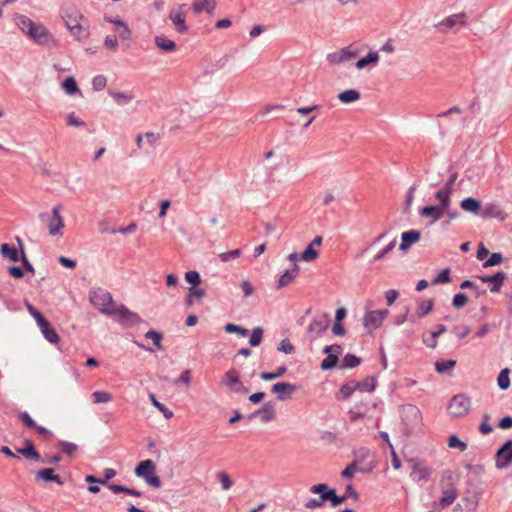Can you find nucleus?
<instances>
[{"label":"nucleus","instance_id":"nucleus-15","mask_svg":"<svg viewBox=\"0 0 512 512\" xmlns=\"http://www.w3.org/2000/svg\"><path fill=\"white\" fill-rule=\"evenodd\" d=\"M31 30L32 31H29L27 36L39 45H47L50 41L53 40L52 35L48 29L40 23L35 22L33 29Z\"/></svg>","mask_w":512,"mask_h":512},{"label":"nucleus","instance_id":"nucleus-21","mask_svg":"<svg viewBox=\"0 0 512 512\" xmlns=\"http://www.w3.org/2000/svg\"><path fill=\"white\" fill-rule=\"evenodd\" d=\"M420 239L421 231L416 229L404 231L401 234V243L399 245V249L403 252H407L411 248V246L419 242Z\"/></svg>","mask_w":512,"mask_h":512},{"label":"nucleus","instance_id":"nucleus-19","mask_svg":"<svg viewBox=\"0 0 512 512\" xmlns=\"http://www.w3.org/2000/svg\"><path fill=\"white\" fill-rule=\"evenodd\" d=\"M376 467L375 461H370L367 465L358 466L356 462L349 463L341 472V476L345 479H352L355 472L370 473Z\"/></svg>","mask_w":512,"mask_h":512},{"label":"nucleus","instance_id":"nucleus-27","mask_svg":"<svg viewBox=\"0 0 512 512\" xmlns=\"http://www.w3.org/2000/svg\"><path fill=\"white\" fill-rule=\"evenodd\" d=\"M324 491L326 495L327 501L330 502L333 508L340 506L346 501V498L343 495H338L335 488H331L328 484L323 483Z\"/></svg>","mask_w":512,"mask_h":512},{"label":"nucleus","instance_id":"nucleus-23","mask_svg":"<svg viewBox=\"0 0 512 512\" xmlns=\"http://www.w3.org/2000/svg\"><path fill=\"white\" fill-rule=\"evenodd\" d=\"M483 219L496 218L505 220L506 213L499 208L497 204L489 203L485 207L481 206V213L479 214Z\"/></svg>","mask_w":512,"mask_h":512},{"label":"nucleus","instance_id":"nucleus-42","mask_svg":"<svg viewBox=\"0 0 512 512\" xmlns=\"http://www.w3.org/2000/svg\"><path fill=\"white\" fill-rule=\"evenodd\" d=\"M56 448L69 457H72L78 450V446L75 443L66 440H59L56 444Z\"/></svg>","mask_w":512,"mask_h":512},{"label":"nucleus","instance_id":"nucleus-8","mask_svg":"<svg viewBox=\"0 0 512 512\" xmlns=\"http://www.w3.org/2000/svg\"><path fill=\"white\" fill-rule=\"evenodd\" d=\"M495 466L499 470L506 469L512 463V439L506 440L494 455Z\"/></svg>","mask_w":512,"mask_h":512},{"label":"nucleus","instance_id":"nucleus-5","mask_svg":"<svg viewBox=\"0 0 512 512\" xmlns=\"http://www.w3.org/2000/svg\"><path fill=\"white\" fill-rule=\"evenodd\" d=\"M422 415L420 410L414 405H407L402 409L401 425L402 432L406 436H411L414 430L421 424Z\"/></svg>","mask_w":512,"mask_h":512},{"label":"nucleus","instance_id":"nucleus-38","mask_svg":"<svg viewBox=\"0 0 512 512\" xmlns=\"http://www.w3.org/2000/svg\"><path fill=\"white\" fill-rule=\"evenodd\" d=\"M457 365V361L454 359H447V360H437L435 362V371L438 374H445L449 371L453 370Z\"/></svg>","mask_w":512,"mask_h":512},{"label":"nucleus","instance_id":"nucleus-37","mask_svg":"<svg viewBox=\"0 0 512 512\" xmlns=\"http://www.w3.org/2000/svg\"><path fill=\"white\" fill-rule=\"evenodd\" d=\"M61 86L67 95L73 96L77 93H81L77 81L73 76L66 77L62 81Z\"/></svg>","mask_w":512,"mask_h":512},{"label":"nucleus","instance_id":"nucleus-2","mask_svg":"<svg viewBox=\"0 0 512 512\" xmlns=\"http://www.w3.org/2000/svg\"><path fill=\"white\" fill-rule=\"evenodd\" d=\"M26 306L30 315L35 319L44 338L51 344H58L60 342V336L51 323L32 304L26 303Z\"/></svg>","mask_w":512,"mask_h":512},{"label":"nucleus","instance_id":"nucleus-26","mask_svg":"<svg viewBox=\"0 0 512 512\" xmlns=\"http://www.w3.org/2000/svg\"><path fill=\"white\" fill-rule=\"evenodd\" d=\"M299 273V266L296 263H293L291 269H287L283 272L277 282V288L281 289L283 287L288 286L290 283L294 281Z\"/></svg>","mask_w":512,"mask_h":512},{"label":"nucleus","instance_id":"nucleus-46","mask_svg":"<svg viewBox=\"0 0 512 512\" xmlns=\"http://www.w3.org/2000/svg\"><path fill=\"white\" fill-rule=\"evenodd\" d=\"M510 369L504 368L500 371L498 377H497V385L501 390H507L510 385Z\"/></svg>","mask_w":512,"mask_h":512},{"label":"nucleus","instance_id":"nucleus-28","mask_svg":"<svg viewBox=\"0 0 512 512\" xmlns=\"http://www.w3.org/2000/svg\"><path fill=\"white\" fill-rule=\"evenodd\" d=\"M259 417L263 423H268L276 418L275 405L272 401L265 402L260 408Z\"/></svg>","mask_w":512,"mask_h":512},{"label":"nucleus","instance_id":"nucleus-16","mask_svg":"<svg viewBox=\"0 0 512 512\" xmlns=\"http://www.w3.org/2000/svg\"><path fill=\"white\" fill-rule=\"evenodd\" d=\"M298 387L289 382H277L272 385L271 392L276 394L277 399L285 401L291 399Z\"/></svg>","mask_w":512,"mask_h":512},{"label":"nucleus","instance_id":"nucleus-33","mask_svg":"<svg viewBox=\"0 0 512 512\" xmlns=\"http://www.w3.org/2000/svg\"><path fill=\"white\" fill-rule=\"evenodd\" d=\"M155 45L163 52L169 53L176 49V43L173 40L168 39L164 35L155 37Z\"/></svg>","mask_w":512,"mask_h":512},{"label":"nucleus","instance_id":"nucleus-55","mask_svg":"<svg viewBox=\"0 0 512 512\" xmlns=\"http://www.w3.org/2000/svg\"><path fill=\"white\" fill-rule=\"evenodd\" d=\"M434 198L438 201L439 206L445 208L448 210V207L451 206V196L448 195L446 192L439 189L435 192Z\"/></svg>","mask_w":512,"mask_h":512},{"label":"nucleus","instance_id":"nucleus-44","mask_svg":"<svg viewBox=\"0 0 512 512\" xmlns=\"http://www.w3.org/2000/svg\"><path fill=\"white\" fill-rule=\"evenodd\" d=\"M339 364V356L337 354H329L320 363V368L323 371H329L336 368Z\"/></svg>","mask_w":512,"mask_h":512},{"label":"nucleus","instance_id":"nucleus-25","mask_svg":"<svg viewBox=\"0 0 512 512\" xmlns=\"http://www.w3.org/2000/svg\"><path fill=\"white\" fill-rule=\"evenodd\" d=\"M482 202L474 197H467L460 201V208L465 212H469L474 215L481 213Z\"/></svg>","mask_w":512,"mask_h":512},{"label":"nucleus","instance_id":"nucleus-17","mask_svg":"<svg viewBox=\"0 0 512 512\" xmlns=\"http://www.w3.org/2000/svg\"><path fill=\"white\" fill-rule=\"evenodd\" d=\"M309 491L313 494H317L318 498H310L306 503L304 504L305 508L307 509H315L320 508L324 505L325 502H327L324 486L323 483H318L310 487Z\"/></svg>","mask_w":512,"mask_h":512},{"label":"nucleus","instance_id":"nucleus-11","mask_svg":"<svg viewBox=\"0 0 512 512\" xmlns=\"http://www.w3.org/2000/svg\"><path fill=\"white\" fill-rule=\"evenodd\" d=\"M16 241L19 244V249L9 243H3L0 246V253L3 258L8 259L12 262H18L22 259V251L24 250L23 242L20 237H16Z\"/></svg>","mask_w":512,"mask_h":512},{"label":"nucleus","instance_id":"nucleus-64","mask_svg":"<svg viewBox=\"0 0 512 512\" xmlns=\"http://www.w3.org/2000/svg\"><path fill=\"white\" fill-rule=\"evenodd\" d=\"M241 254H242L241 249L237 248V249H233V250L219 254V258L222 262H229V261L239 258L241 256Z\"/></svg>","mask_w":512,"mask_h":512},{"label":"nucleus","instance_id":"nucleus-12","mask_svg":"<svg viewBox=\"0 0 512 512\" xmlns=\"http://www.w3.org/2000/svg\"><path fill=\"white\" fill-rule=\"evenodd\" d=\"M478 278L483 283L489 284V289L491 293H498L501 291L504 282L507 280V274L504 271H497L492 275H481Z\"/></svg>","mask_w":512,"mask_h":512},{"label":"nucleus","instance_id":"nucleus-41","mask_svg":"<svg viewBox=\"0 0 512 512\" xmlns=\"http://www.w3.org/2000/svg\"><path fill=\"white\" fill-rule=\"evenodd\" d=\"M170 19L172 20L176 30L179 33H185L188 30V27L185 22V15L182 12H178L175 15L170 14Z\"/></svg>","mask_w":512,"mask_h":512},{"label":"nucleus","instance_id":"nucleus-31","mask_svg":"<svg viewBox=\"0 0 512 512\" xmlns=\"http://www.w3.org/2000/svg\"><path fill=\"white\" fill-rule=\"evenodd\" d=\"M379 61V54L377 51H370L368 54L355 63L357 69H363L369 65H376Z\"/></svg>","mask_w":512,"mask_h":512},{"label":"nucleus","instance_id":"nucleus-57","mask_svg":"<svg viewBox=\"0 0 512 512\" xmlns=\"http://www.w3.org/2000/svg\"><path fill=\"white\" fill-rule=\"evenodd\" d=\"M355 391H357L356 381L351 380L341 386L339 393L343 399H348Z\"/></svg>","mask_w":512,"mask_h":512},{"label":"nucleus","instance_id":"nucleus-35","mask_svg":"<svg viewBox=\"0 0 512 512\" xmlns=\"http://www.w3.org/2000/svg\"><path fill=\"white\" fill-rule=\"evenodd\" d=\"M108 94L120 106L127 105L134 99V95L132 93H128V92H118V91H114V90H109Z\"/></svg>","mask_w":512,"mask_h":512},{"label":"nucleus","instance_id":"nucleus-9","mask_svg":"<svg viewBox=\"0 0 512 512\" xmlns=\"http://www.w3.org/2000/svg\"><path fill=\"white\" fill-rule=\"evenodd\" d=\"M467 14L465 12L450 15L435 25L436 29L441 33H448L455 27H463L466 25Z\"/></svg>","mask_w":512,"mask_h":512},{"label":"nucleus","instance_id":"nucleus-24","mask_svg":"<svg viewBox=\"0 0 512 512\" xmlns=\"http://www.w3.org/2000/svg\"><path fill=\"white\" fill-rule=\"evenodd\" d=\"M156 466L155 463L151 459H146L140 461L135 469L134 473L137 477L142 479H147L152 473L155 472Z\"/></svg>","mask_w":512,"mask_h":512},{"label":"nucleus","instance_id":"nucleus-52","mask_svg":"<svg viewBox=\"0 0 512 512\" xmlns=\"http://www.w3.org/2000/svg\"><path fill=\"white\" fill-rule=\"evenodd\" d=\"M451 281L450 268L442 269L432 280V285L447 284Z\"/></svg>","mask_w":512,"mask_h":512},{"label":"nucleus","instance_id":"nucleus-61","mask_svg":"<svg viewBox=\"0 0 512 512\" xmlns=\"http://www.w3.org/2000/svg\"><path fill=\"white\" fill-rule=\"evenodd\" d=\"M448 447L465 451L467 449V443L462 441L456 434H452L448 437Z\"/></svg>","mask_w":512,"mask_h":512},{"label":"nucleus","instance_id":"nucleus-22","mask_svg":"<svg viewBox=\"0 0 512 512\" xmlns=\"http://www.w3.org/2000/svg\"><path fill=\"white\" fill-rule=\"evenodd\" d=\"M36 481H43L45 483L54 482L58 485H63L61 477L55 474L54 468H43L35 473Z\"/></svg>","mask_w":512,"mask_h":512},{"label":"nucleus","instance_id":"nucleus-54","mask_svg":"<svg viewBox=\"0 0 512 512\" xmlns=\"http://www.w3.org/2000/svg\"><path fill=\"white\" fill-rule=\"evenodd\" d=\"M460 288L461 289H471V291H474L475 292V296L476 298H479L481 296H484L486 294V290L485 289H480L476 283L472 280H463L461 283H460Z\"/></svg>","mask_w":512,"mask_h":512},{"label":"nucleus","instance_id":"nucleus-14","mask_svg":"<svg viewBox=\"0 0 512 512\" xmlns=\"http://www.w3.org/2000/svg\"><path fill=\"white\" fill-rule=\"evenodd\" d=\"M96 484L107 486L108 489L110 491H112L114 494L124 493V494L134 496V497L142 496L141 491H139L135 488H130V487L124 486L122 484L110 483L109 480H107L104 476L101 478L97 477Z\"/></svg>","mask_w":512,"mask_h":512},{"label":"nucleus","instance_id":"nucleus-45","mask_svg":"<svg viewBox=\"0 0 512 512\" xmlns=\"http://www.w3.org/2000/svg\"><path fill=\"white\" fill-rule=\"evenodd\" d=\"M240 381L239 373L235 369L228 370L222 379V382L229 388L234 387Z\"/></svg>","mask_w":512,"mask_h":512},{"label":"nucleus","instance_id":"nucleus-29","mask_svg":"<svg viewBox=\"0 0 512 512\" xmlns=\"http://www.w3.org/2000/svg\"><path fill=\"white\" fill-rule=\"evenodd\" d=\"M216 8V0H200L192 4V10L195 14H200L204 10L212 14Z\"/></svg>","mask_w":512,"mask_h":512},{"label":"nucleus","instance_id":"nucleus-51","mask_svg":"<svg viewBox=\"0 0 512 512\" xmlns=\"http://www.w3.org/2000/svg\"><path fill=\"white\" fill-rule=\"evenodd\" d=\"M319 257V252L312 245L308 244L300 254L301 260L305 262H312Z\"/></svg>","mask_w":512,"mask_h":512},{"label":"nucleus","instance_id":"nucleus-18","mask_svg":"<svg viewBox=\"0 0 512 512\" xmlns=\"http://www.w3.org/2000/svg\"><path fill=\"white\" fill-rule=\"evenodd\" d=\"M445 211H447V209L437 204H432L421 207L419 209V215L422 218H429L430 223L433 224L445 215Z\"/></svg>","mask_w":512,"mask_h":512},{"label":"nucleus","instance_id":"nucleus-36","mask_svg":"<svg viewBox=\"0 0 512 512\" xmlns=\"http://www.w3.org/2000/svg\"><path fill=\"white\" fill-rule=\"evenodd\" d=\"M357 391L371 393L375 390L377 382L374 376H367L362 381H356Z\"/></svg>","mask_w":512,"mask_h":512},{"label":"nucleus","instance_id":"nucleus-49","mask_svg":"<svg viewBox=\"0 0 512 512\" xmlns=\"http://www.w3.org/2000/svg\"><path fill=\"white\" fill-rule=\"evenodd\" d=\"M433 306H434L433 299L420 301L418 308H417V316L419 318L425 317L432 311Z\"/></svg>","mask_w":512,"mask_h":512},{"label":"nucleus","instance_id":"nucleus-48","mask_svg":"<svg viewBox=\"0 0 512 512\" xmlns=\"http://www.w3.org/2000/svg\"><path fill=\"white\" fill-rule=\"evenodd\" d=\"M447 331V327L443 324L437 325V330L431 332L432 343H429L428 339L423 338V343L430 348H436L437 338Z\"/></svg>","mask_w":512,"mask_h":512},{"label":"nucleus","instance_id":"nucleus-30","mask_svg":"<svg viewBox=\"0 0 512 512\" xmlns=\"http://www.w3.org/2000/svg\"><path fill=\"white\" fill-rule=\"evenodd\" d=\"M371 460L374 461V458L368 448L361 447L354 451L353 461L356 462L358 466L367 465Z\"/></svg>","mask_w":512,"mask_h":512},{"label":"nucleus","instance_id":"nucleus-60","mask_svg":"<svg viewBox=\"0 0 512 512\" xmlns=\"http://www.w3.org/2000/svg\"><path fill=\"white\" fill-rule=\"evenodd\" d=\"M150 399H151L152 405L154 407H156L160 412H162L163 416L166 419H171L173 417V415H174L173 412L170 409H168L164 404L159 402L156 399V396L154 394H150Z\"/></svg>","mask_w":512,"mask_h":512},{"label":"nucleus","instance_id":"nucleus-6","mask_svg":"<svg viewBox=\"0 0 512 512\" xmlns=\"http://www.w3.org/2000/svg\"><path fill=\"white\" fill-rule=\"evenodd\" d=\"M330 325V316L327 313H320L314 316L307 327V333L311 341L322 335Z\"/></svg>","mask_w":512,"mask_h":512},{"label":"nucleus","instance_id":"nucleus-32","mask_svg":"<svg viewBox=\"0 0 512 512\" xmlns=\"http://www.w3.org/2000/svg\"><path fill=\"white\" fill-rule=\"evenodd\" d=\"M361 94L356 89H347L340 92L337 96L338 100L344 104H350L360 99Z\"/></svg>","mask_w":512,"mask_h":512},{"label":"nucleus","instance_id":"nucleus-47","mask_svg":"<svg viewBox=\"0 0 512 512\" xmlns=\"http://www.w3.org/2000/svg\"><path fill=\"white\" fill-rule=\"evenodd\" d=\"M286 372H287V367L285 365H282V366L278 367L273 372H261L260 373V378L262 380H264V381H272V380H275L277 378H280Z\"/></svg>","mask_w":512,"mask_h":512},{"label":"nucleus","instance_id":"nucleus-4","mask_svg":"<svg viewBox=\"0 0 512 512\" xmlns=\"http://www.w3.org/2000/svg\"><path fill=\"white\" fill-rule=\"evenodd\" d=\"M62 18L65 22L67 29L77 39L81 40L88 36V33L83 29L80 24V20L83 19V15L76 9H63Z\"/></svg>","mask_w":512,"mask_h":512},{"label":"nucleus","instance_id":"nucleus-63","mask_svg":"<svg viewBox=\"0 0 512 512\" xmlns=\"http://www.w3.org/2000/svg\"><path fill=\"white\" fill-rule=\"evenodd\" d=\"M185 281L191 285V287H197L201 283V276L199 272L190 270L185 273Z\"/></svg>","mask_w":512,"mask_h":512},{"label":"nucleus","instance_id":"nucleus-62","mask_svg":"<svg viewBox=\"0 0 512 512\" xmlns=\"http://www.w3.org/2000/svg\"><path fill=\"white\" fill-rule=\"evenodd\" d=\"M468 302V296L465 293H456L452 298V306L456 309L463 308Z\"/></svg>","mask_w":512,"mask_h":512},{"label":"nucleus","instance_id":"nucleus-56","mask_svg":"<svg viewBox=\"0 0 512 512\" xmlns=\"http://www.w3.org/2000/svg\"><path fill=\"white\" fill-rule=\"evenodd\" d=\"M504 260V257L502 253L500 252H493L490 253L486 261L483 263L484 268H489L493 266L500 265Z\"/></svg>","mask_w":512,"mask_h":512},{"label":"nucleus","instance_id":"nucleus-10","mask_svg":"<svg viewBox=\"0 0 512 512\" xmlns=\"http://www.w3.org/2000/svg\"><path fill=\"white\" fill-rule=\"evenodd\" d=\"M118 315V323L124 327H133L142 323V318L135 312L129 310L124 304L117 306L115 310Z\"/></svg>","mask_w":512,"mask_h":512},{"label":"nucleus","instance_id":"nucleus-58","mask_svg":"<svg viewBox=\"0 0 512 512\" xmlns=\"http://www.w3.org/2000/svg\"><path fill=\"white\" fill-rule=\"evenodd\" d=\"M91 398L93 403L100 404L110 402L113 399V396L111 393L106 391H95L91 394Z\"/></svg>","mask_w":512,"mask_h":512},{"label":"nucleus","instance_id":"nucleus-40","mask_svg":"<svg viewBox=\"0 0 512 512\" xmlns=\"http://www.w3.org/2000/svg\"><path fill=\"white\" fill-rule=\"evenodd\" d=\"M457 496L458 493L455 488L444 490L443 496L439 500V505L442 508L449 507L456 500Z\"/></svg>","mask_w":512,"mask_h":512},{"label":"nucleus","instance_id":"nucleus-7","mask_svg":"<svg viewBox=\"0 0 512 512\" xmlns=\"http://www.w3.org/2000/svg\"><path fill=\"white\" fill-rule=\"evenodd\" d=\"M470 406V398L465 394H458L451 399L448 410L454 417H463L469 412Z\"/></svg>","mask_w":512,"mask_h":512},{"label":"nucleus","instance_id":"nucleus-20","mask_svg":"<svg viewBox=\"0 0 512 512\" xmlns=\"http://www.w3.org/2000/svg\"><path fill=\"white\" fill-rule=\"evenodd\" d=\"M61 206L57 205L53 207L52 214L49 219L48 228L51 236L61 235V229L64 228V220L60 216Z\"/></svg>","mask_w":512,"mask_h":512},{"label":"nucleus","instance_id":"nucleus-39","mask_svg":"<svg viewBox=\"0 0 512 512\" xmlns=\"http://www.w3.org/2000/svg\"><path fill=\"white\" fill-rule=\"evenodd\" d=\"M363 324L368 329H377L382 325L381 320L378 318L375 311L366 312L363 318Z\"/></svg>","mask_w":512,"mask_h":512},{"label":"nucleus","instance_id":"nucleus-1","mask_svg":"<svg viewBox=\"0 0 512 512\" xmlns=\"http://www.w3.org/2000/svg\"><path fill=\"white\" fill-rule=\"evenodd\" d=\"M89 300L91 304L104 315H113L116 313L115 301L111 293L102 288H94L89 292Z\"/></svg>","mask_w":512,"mask_h":512},{"label":"nucleus","instance_id":"nucleus-13","mask_svg":"<svg viewBox=\"0 0 512 512\" xmlns=\"http://www.w3.org/2000/svg\"><path fill=\"white\" fill-rule=\"evenodd\" d=\"M359 54L358 49H352L351 46L340 49L339 51L329 53L327 61L330 64L338 65L345 61L355 58Z\"/></svg>","mask_w":512,"mask_h":512},{"label":"nucleus","instance_id":"nucleus-50","mask_svg":"<svg viewBox=\"0 0 512 512\" xmlns=\"http://www.w3.org/2000/svg\"><path fill=\"white\" fill-rule=\"evenodd\" d=\"M145 338L147 339H151L152 342H153V345L159 349V350H163L164 347L162 346L161 344V341L163 339V333L160 332V331H157V330H149L145 333Z\"/></svg>","mask_w":512,"mask_h":512},{"label":"nucleus","instance_id":"nucleus-43","mask_svg":"<svg viewBox=\"0 0 512 512\" xmlns=\"http://www.w3.org/2000/svg\"><path fill=\"white\" fill-rule=\"evenodd\" d=\"M34 23L35 22L32 21L26 15H18L17 18H16V24H17L18 28L22 32H24L26 35L29 34V31H32L31 29H33Z\"/></svg>","mask_w":512,"mask_h":512},{"label":"nucleus","instance_id":"nucleus-3","mask_svg":"<svg viewBox=\"0 0 512 512\" xmlns=\"http://www.w3.org/2000/svg\"><path fill=\"white\" fill-rule=\"evenodd\" d=\"M24 446L21 448H17V454L22 455L27 460H33L36 462H41L43 464L56 465L58 464L62 457L60 454H55L52 456H46L42 458L40 453L37 451L34 442L31 439H25L23 442Z\"/></svg>","mask_w":512,"mask_h":512},{"label":"nucleus","instance_id":"nucleus-53","mask_svg":"<svg viewBox=\"0 0 512 512\" xmlns=\"http://www.w3.org/2000/svg\"><path fill=\"white\" fill-rule=\"evenodd\" d=\"M263 333H264V330L262 327H260V326L255 327L252 330L250 337H249L250 346H252V347L259 346L263 340Z\"/></svg>","mask_w":512,"mask_h":512},{"label":"nucleus","instance_id":"nucleus-59","mask_svg":"<svg viewBox=\"0 0 512 512\" xmlns=\"http://www.w3.org/2000/svg\"><path fill=\"white\" fill-rule=\"evenodd\" d=\"M224 331L226 333H234V334H238L242 337H246L249 333L248 329L240 326V325H237V324H234V323H227L225 326H224Z\"/></svg>","mask_w":512,"mask_h":512},{"label":"nucleus","instance_id":"nucleus-34","mask_svg":"<svg viewBox=\"0 0 512 512\" xmlns=\"http://www.w3.org/2000/svg\"><path fill=\"white\" fill-rule=\"evenodd\" d=\"M362 363V358L351 353L344 355L339 368L341 369H352L359 366Z\"/></svg>","mask_w":512,"mask_h":512}]
</instances>
